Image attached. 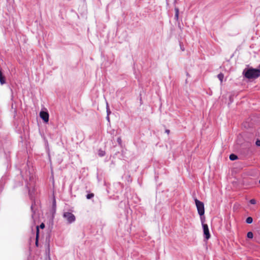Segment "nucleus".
I'll return each mask as SVG.
<instances>
[{
    "mask_svg": "<svg viewBox=\"0 0 260 260\" xmlns=\"http://www.w3.org/2000/svg\"><path fill=\"white\" fill-rule=\"evenodd\" d=\"M245 77L247 79H255L260 76V70L250 68L244 74Z\"/></svg>",
    "mask_w": 260,
    "mask_h": 260,
    "instance_id": "1",
    "label": "nucleus"
},
{
    "mask_svg": "<svg viewBox=\"0 0 260 260\" xmlns=\"http://www.w3.org/2000/svg\"><path fill=\"white\" fill-rule=\"evenodd\" d=\"M40 116L45 123L48 122L49 116L48 112L42 111L40 113Z\"/></svg>",
    "mask_w": 260,
    "mask_h": 260,
    "instance_id": "4",
    "label": "nucleus"
},
{
    "mask_svg": "<svg viewBox=\"0 0 260 260\" xmlns=\"http://www.w3.org/2000/svg\"><path fill=\"white\" fill-rule=\"evenodd\" d=\"M53 205L55 206L56 205V202H55V200H54L53 201Z\"/></svg>",
    "mask_w": 260,
    "mask_h": 260,
    "instance_id": "19",
    "label": "nucleus"
},
{
    "mask_svg": "<svg viewBox=\"0 0 260 260\" xmlns=\"http://www.w3.org/2000/svg\"><path fill=\"white\" fill-rule=\"evenodd\" d=\"M175 18L176 20H178V17H179V9L178 8H175Z\"/></svg>",
    "mask_w": 260,
    "mask_h": 260,
    "instance_id": "9",
    "label": "nucleus"
},
{
    "mask_svg": "<svg viewBox=\"0 0 260 260\" xmlns=\"http://www.w3.org/2000/svg\"><path fill=\"white\" fill-rule=\"evenodd\" d=\"M40 228L42 229H43L44 228H45V224L44 223H42L40 225Z\"/></svg>",
    "mask_w": 260,
    "mask_h": 260,
    "instance_id": "17",
    "label": "nucleus"
},
{
    "mask_svg": "<svg viewBox=\"0 0 260 260\" xmlns=\"http://www.w3.org/2000/svg\"><path fill=\"white\" fill-rule=\"evenodd\" d=\"M259 183H260V179H259Z\"/></svg>",
    "mask_w": 260,
    "mask_h": 260,
    "instance_id": "23",
    "label": "nucleus"
},
{
    "mask_svg": "<svg viewBox=\"0 0 260 260\" xmlns=\"http://www.w3.org/2000/svg\"><path fill=\"white\" fill-rule=\"evenodd\" d=\"M255 144L257 146H260V140H257L256 142H255Z\"/></svg>",
    "mask_w": 260,
    "mask_h": 260,
    "instance_id": "16",
    "label": "nucleus"
},
{
    "mask_svg": "<svg viewBox=\"0 0 260 260\" xmlns=\"http://www.w3.org/2000/svg\"><path fill=\"white\" fill-rule=\"evenodd\" d=\"M249 202L250 203V204L254 205L256 204V201L255 199H251L250 200Z\"/></svg>",
    "mask_w": 260,
    "mask_h": 260,
    "instance_id": "15",
    "label": "nucleus"
},
{
    "mask_svg": "<svg viewBox=\"0 0 260 260\" xmlns=\"http://www.w3.org/2000/svg\"><path fill=\"white\" fill-rule=\"evenodd\" d=\"M106 153L105 151L104 150H102L101 149H100L99 150L98 154L100 156L102 157L104 156L105 155Z\"/></svg>",
    "mask_w": 260,
    "mask_h": 260,
    "instance_id": "11",
    "label": "nucleus"
},
{
    "mask_svg": "<svg viewBox=\"0 0 260 260\" xmlns=\"http://www.w3.org/2000/svg\"><path fill=\"white\" fill-rule=\"evenodd\" d=\"M120 141H121L120 138H118V142H120Z\"/></svg>",
    "mask_w": 260,
    "mask_h": 260,
    "instance_id": "20",
    "label": "nucleus"
},
{
    "mask_svg": "<svg viewBox=\"0 0 260 260\" xmlns=\"http://www.w3.org/2000/svg\"><path fill=\"white\" fill-rule=\"evenodd\" d=\"M247 236L248 238L252 239L253 237V233L251 232L247 233Z\"/></svg>",
    "mask_w": 260,
    "mask_h": 260,
    "instance_id": "13",
    "label": "nucleus"
},
{
    "mask_svg": "<svg viewBox=\"0 0 260 260\" xmlns=\"http://www.w3.org/2000/svg\"><path fill=\"white\" fill-rule=\"evenodd\" d=\"M0 83L2 85H3L6 83L5 78L3 75L1 70H0Z\"/></svg>",
    "mask_w": 260,
    "mask_h": 260,
    "instance_id": "7",
    "label": "nucleus"
},
{
    "mask_svg": "<svg viewBox=\"0 0 260 260\" xmlns=\"http://www.w3.org/2000/svg\"><path fill=\"white\" fill-rule=\"evenodd\" d=\"M230 159L231 160H236L238 159V156L234 154H231L230 155Z\"/></svg>",
    "mask_w": 260,
    "mask_h": 260,
    "instance_id": "8",
    "label": "nucleus"
},
{
    "mask_svg": "<svg viewBox=\"0 0 260 260\" xmlns=\"http://www.w3.org/2000/svg\"><path fill=\"white\" fill-rule=\"evenodd\" d=\"M93 197H94V194L93 193H89V194H87L86 198L87 199H90L92 198H93Z\"/></svg>",
    "mask_w": 260,
    "mask_h": 260,
    "instance_id": "14",
    "label": "nucleus"
},
{
    "mask_svg": "<svg viewBox=\"0 0 260 260\" xmlns=\"http://www.w3.org/2000/svg\"><path fill=\"white\" fill-rule=\"evenodd\" d=\"M36 245L38 246V240H39V226H37L36 227Z\"/></svg>",
    "mask_w": 260,
    "mask_h": 260,
    "instance_id": "6",
    "label": "nucleus"
},
{
    "mask_svg": "<svg viewBox=\"0 0 260 260\" xmlns=\"http://www.w3.org/2000/svg\"><path fill=\"white\" fill-rule=\"evenodd\" d=\"M63 217L66 219L69 223H71L75 220V215L71 212H66L63 213Z\"/></svg>",
    "mask_w": 260,
    "mask_h": 260,
    "instance_id": "3",
    "label": "nucleus"
},
{
    "mask_svg": "<svg viewBox=\"0 0 260 260\" xmlns=\"http://www.w3.org/2000/svg\"><path fill=\"white\" fill-rule=\"evenodd\" d=\"M203 228L204 231V234L207 240H208L210 238V234L208 229V226L207 224L203 223Z\"/></svg>",
    "mask_w": 260,
    "mask_h": 260,
    "instance_id": "5",
    "label": "nucleus"
},
{
    "mask_svg": "<svg viewBox=\"0 0 260 260\" xmlns=\"http://www.w3.org/2000/svg\"><path fill=\"white\" fill-rule=\"evenodd\" d=\"M218 78L220 81V82L222 83L223 81V79L224 78V75L222 73H220L217 76Z\"/></svg>",
    "mask_w": 260,
    "mask_h": 260,
    "instance_id": "10",
    "label": "nucleus"
},
{
    "mask_svg": "<svg viewBox=\"0 0 260 260\" xmlns=\"http://www.w3.org/2000/svg\"><path fill=\"white\" fill-rule=\"evenodd\" d=\"M195 203L198 210L199 214L202 216L205 213L204 204L203 202L200 201L198 199H195Z\"/></svg>",
    "mask_w": 260,
    "mask_h": 260,
    "instance_id": "2",
    "label": "nucleus"
},
{
    "mask_svg": "<svg viewBox=\"0 0 260 260\" xmlns=\"http://www.w3.org/2000/svg\"><path fill=\"white\" fill-rule=\"evenodd\" d=\"M166 132L168 134H169V133H170V130H169V129H166Z\"/></svg>",
    "mask_w": 260,
    "mask_h": 260,
    "instance_id": "18",
    "label": "nucleus"
},
{
    "mask_svg": "<svg viewBox=\"0 0 260 260\" xmlns=\"http://www.w3.org/2000/svg\"><path fill=\"white\" fill-rule=\"evenodd\" d=\"M259 70H260V65L259 66Z\"/></svg>",
    "mask_w": 260,
    "mask_h": 260,
    "instance_id": "22",
    "label": "nucleus"
},
{
    "mask_svg": "<svg viewBox=\"0 0 260 260\" xmlns=\"http://www.w3.org/2000/svg\"><path fill=\"white\" fill-rule=\"evenodd\" d=\"M107 119H108V120H109V114L108 113Z\"/></svg>",
    "mask_w": 260,
    "mask_h": 260,
    "instance_id": "21",
    "label": "nucleus"
},
{
    "mask_svg": "<svg viewBox=\"0 0 260 260\" xmlns=\"http://www.w3.org/2000/svg\"><path fill=\"white\" fill-rule=\"evenodd\" d=\"M252 221H253V219L251 217H248L246 219V223H248V224L251 223L252 222Z\"/></svg>",
    "mask_w": 260,
    "mask_h": 260,
    "instance_id": "12",
    "label": "nucleus"
}]
</instances>
